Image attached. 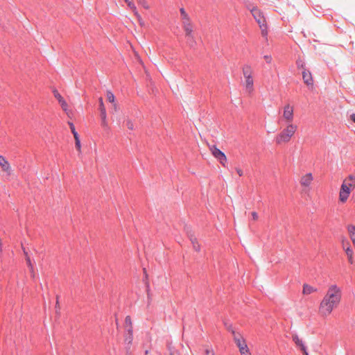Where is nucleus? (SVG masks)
<instances>
[{
  "mask_svg": "<svg viewBox=\"0 0 355 355\" xmlns=\"http://www.w3.org/2000/svg\"><path fill=\"white\" fill-rule=\"evenodd\" d=\"M252 216L254 220H257L258 218V214L254 211L252 213Z\"/></svg>",
  "mask_w": 355,
  "mask_h": 355,
  "instance_id": "36",
  "label": "nucleus"
},
{
  "mask_svg": "<svg viewBox=\"0 0 355 355\" xmlns=\"http://www.w3.org/2000/svg\"><path fill=\"white\" fill-rule=\"evenodd\" d=\"M313 180V176L311 173H307L304 176H303L301 179L300 183L302 185L308 187L311 183Z\"/></svg>",
  "mask_w": 355,
  "mask_h": 355,
  "instance_id": "10",
  "label": "nucleus"
},
{
  "mask_svg": "<svg viewBox=\"0 0 355 355\" xmlns=\"http://www.w3.org/2000/svg\"><path fill=\"white\" fill-rule=\"evenodd\" d=\"M236 170L239 176L243 175V171L241 168H236Z\"/></svg>",
  "mask_w": 355,
  "mask_h": 355,
  "instance_id": "37",
  "label": "nucleus"
},
{
  "mask_svg": "<svg viewBox=\"0 0 355 355\" xmlns=\"http://www.w3.org/2000/svg\"><path fill=\"white\" fill-rule=\"evenodd\" d=\"M128 331V333H129V334H132V329H131V328H130V329H129Z\"/></svg>",
  "mask_w": 355,
  "mask_h": 355,
  "instance_id": "41",
  "label": "nucleus"
},
{
  "mask_svg": "<svg viewBox=\"0 0 355 355\" xmlns=\"http://www.w3.org/2000/svg\"><path fill=\"white\" fill-rule=\"evenodd\" d=\"M138 3L141 5L144 8L148 9L149 8L146 0H137Z\"/></svg>",
  "mask_w": 355,
  "mask_h": 355,
  "instance_id": "28",
  "label": "nucleus"
},
{
  "mask_svg": "<svg viewBox=\"0 0 355 355\" xmlns=\"http://www.w3.org/2000/svg\"><path fill=\"white\" fill-rule=\"evenodd\" d=\"M99 110L101 112V118H105L106 117V110L105 107L103 104V98H99Z\"/></svg>",
  "mask_w": 355,
  "mask_h": 355,
  "instance_id": "18",
  "label": "nucleus"
},
{
  "mask_svg": "<svg viewBox=\"0 0 355 355\" xmlns=\"http://www.w3.org/2000/svg\"><path fill=\"white\" fill-rule=\"evenodd\" d=\"M351 192V189L347 187V182L343 181L339 193V200L342 202H345L348 199Z\"/></svg>",
  "mask_w": 355,
  "mask_h": 355,
  "instance_id": "4",
  "label": "nucleus"
},
{
  "mask_svg": "<svg viewBox=\"0 0 355 355\" xmlns=\"http://www.w3.org/2000/svg\"><path fill=\"white\" fill-rule=\"evenodd\" d=\"M341 290L337 285L329 286L328 291L320 302L319 311L322 316L331 314L334 309L336 308L341 300Z\"/></svg>",
  "mask_w": 355,
  "mask_h": 355,
  "instance_id": "1",
  "label": "nucleus"
},
{
  "mask_svg": "<svg viewBox=\"0 0 355 355\" xmlns=\"http://www.w3.org/2000/svg\"><path fill=\"white\" fill-rule=\"evenodd\" d=\"M249 9L254 19L257 22L261 28L262 36L266 37L268 35V30L266 23V19L263 15V12L257 7H252V8Z\"/></svg>",
  "mask_w": 355,
  "mask_h": 355,
  "instance_id": "2",
  "label": "nucleus"
},
{
  "mask_svg": "<svg viewBox=\"0 0 355 355\" xmlns=\"http://www.w3.org/2000/svg\"><path fill=\"white\" fill-rule=\"evenodd\" d=\"M317 291V288L309 285V284H304V286H303V294L304 295H309L313 292H315Z\"/></svg>",
  "mask_w": 355,
  "mask_h": 355,
  "instance_id": "14",
  "label": "nucleus"
},
{
  "mask_svg": "<svg viewBox=\"0 0 355 355\" xmlns=\"http://www.w3.org/2000/svg\"><path fill=\"white\" fill-rule=\"evenodd\" d=\"M302 73L304 83L307 85H312L313 83V80L310 71L309 69H306L302 71Z\"/></svg>",
  "mask_w": 355,
  "mask_h": 355,
  "instance_id": "7",
  "label": "nucleus"
},
{
  "mask_svg": "<svg viewBox=\"0 0 355 355\" xmlns=\"http://www.w3.org/2000/svg\"><path fill=\"white\" fill-rule=\"evenodd\" d=\"M182 26L184 28V31H185L186 36H189V37H192V33H193V25L191 21L183 23Z\"/></svg>",
  "mask_w": 355,
  "mask_h": 355,
  "instance_id": "9",
  "label": "nucleus"
},
{
  "mask_svg": "<svg viewBox=\"0 0 355 355\" xmlns=\"http://www.w3.org/2000/svg\"><path fill=\"white\" fill-rule=\"evenodd\" d=\"M345 252L347 257L353 255V250L350 247H348L347 249H345Z\"/></svg>",
  "mask_w": 355,
  "mask_h": 355,
  "instance_id": "31",
  "label": "nucleus"
},
{
  "mask_svg": "<svg viewBox=\"0 0 355 355\" xmlns=\"http://www.w3.org/2000/svg\"><path fill=\"white\" fill-rule=\"evenodd\" d=\"M231 331L234 336V340L235 343L236 344L237 347L239 348H240L241 346H243V340H244L241 337L239 338L238 336V334L235 332L234 330L232 329Z\"/></svg>",
  "mask_w": 355,
  "mask_h": 355,
  "instance_id": "16",
  "label": "nucleus"
},
{
  "mask_svg": "<svg viewBox=\"0 0 355 355\" xmlns=\"http://www.w3.org/2000/svg\"><path fill=\"white\" fill-rule=\"evenodd\" d=\"M24 252L26 255V260L28 267L30 268L31 270H33V265L31 263V259H30L29 256L28 255V253L26 252V250L24 249Z\"/></svg>",
  "mask_w": 355,
  "mask_h": 355,
  "instance_id": "27",
  "label": "nucleus"
},
{
  "mask_svg": "<svg viewBox=\"0 0 355 355\" xmlns=\"http://www.w3.org/2000/svg\"><path fill=\"white\" fill-rule=\"evenodd\" d=\"M75 145H76V148L80 150V139L79 137H76L75 138Z\"/></svg>",
  "mask_w": 355,
  "mask_h": 355,
  "instance_id": "30",
  "label": "nucleus"
},
{
  "mask_svg": "<svg viewBox=\"0 0 355 355\" xmlns=\"http://www.w3.org/2000/svg\"><path fill=\"white\" fill-rule=\"evenodd\" d=\"M180 12L181 18L182 20V24L191 21L190 17H189V15L186 12L184 8H181L180 9Z\"/></svg>",
  "mask_w": 355,
  "mask_h": 355,
  "instance_id": "17",
  "label": "nucleus"
},
{
  "mask_svg": "<svg viewBox=\"0 0 355 355\" xmlns=\"http://www.w3.org/2000/svg\"><path fill=\"white\" fill-rule=\"evenodd\" d=\"M205 354L206 355H214V352L212 350H210L209 349H205Z\"/></svg>",
  "mask_w": 355,
  "mask_h": 355,
  "instance_id": "35",
  "label": "nucleus"
},
{
  "mask_svg": "<svg viewBox=\"0 0 355 355\" xmlns=\"http://www.w3.org/2000/svg\"><path fill=\"white\" fill-rule=\"evenodd\" d=\"M284 118L288 121L291 122L293 119V108L290 105H286L284 108Z\"/></svg>",
  "mask_w": 355,
  "mask_h": 355,
  "instance_id": "6",
  "label": "nucleus"
},
{
  "mask_svg": "<svg viewBox=\"0 0 355 355\" xmlns=\"http://www.w3.org/2000/svg\"><path fill=\"white\" fill-rule=\"evenodd\" d=\"M293 341L295 343V344L300 347V349L302 351L303 349H306V346L304 345L303 341L299 338L297 334H294L292 336Z\"/></svg>",
  "mask_w": 355,
  "mask_h": 355,
  "instance_id": "12",
  "label": "nucleus"
},
{
  "mask_svg": "<svg viewBox=\"0 0 355 355\" xmlns=\"http://www.w3.org/2000/svg\"><path fill=\"white\" fill-rule=\"evenodd\" d=\"M58 305V300L57 299V301H56V306Z\"/></svg>",
  "mask_w": 355,
  "mask_h": 355,
  "instance_id": "42",
  "label": "nucleus"
},
{
  "mask_svg": "<svg viewBox=\"0 0 355 355\" xmlns=\"http://www.w3.org/2000/svg\"><path fill=\"white\" fill-rule=\"evenodd\" d=\"M344 181L347 182V185L348 187H349L351 189L355 188V175L350 174L348 175L347 178H346Z\"/></svg>",
  "mask_w": 355,
  "mask_h": 355,
  "instance_id": "11",
  "label": "nucleus"
},
{
  "mask_svg": "<svg viewBox=\"0 0 355 355\" xmlns=\"http://www.w3.org/2000/svg\"><path fill=\"white\" fill-rule=\"evenodd\" d=\"M190 240L193 244V248L196 251H200V245L198 244L196 238H190Z\"/></svg>",
  "mask_w": 355,
  "mask_h": 355,
  "instance_id": "22",
  "label": "nucleus"
},
{
  "mask_svg": "<svg viewBox=\"0 0 355 355\" xmlns=\"http://www.w3.org/2000/svg\"><path fill=\"white\" fill-rule=\"evenodd\" d=\"M69 125L70 126V129L71 130L72 134L73 135L74 139L76 137H79L78 132L76 131L74 125L73 123H69Z\"/></svg>",
  "mask_w": 355,
  "mask_h": 355,
  "instance_id": "26",
  "label": "nucleus"
},
{
  "mask_svg": "<svg viewBox=\"0 0 355 355\" xmlns=\"http://www.w3.org/2000/svg\"><path fill=\"white\" fill-rule=\"evenodd\" d=\"M302 352H303L304 355H309L306 348L303 349Z\"/></svg>",
  "mask_w": 355,
  "mask_h": 355,
  "instance_id": "40",
  "label": "nucleus"
},
{
  "mask_svg": "<svg viewBox=\"0 0 355 355\" xmlns=\"http://www.w3.org/2000/svg\"><path fill=\"white\" fill-rule=\"evenodd\" d=\"M107 99L110 103H113L114 101L115 96H114V94L112 92L107 91Z\"/></svg>",
  "mask_w": 355,
  "mask_h": 355,
  "instance_id": "25",
  "label": "nucleus"
},
{
  "mask_svg": "<svg viewBox=\"0 0 355 355\" xmlns=\"http://www.w3.org/2000/svg\"><path fill=\"white\" fill-rule=\"evenodd\" d=\"M297 130V126L293 124H289L284 128L275 138L277 144L286 143L290 141L292 136Z\"/></svg>",
  "mask_w": 355,
  "mask_h": 355,
  "instance_id": "3",
  "label": "nucleus"
},
{
  "mask_svg": "<svg viewBox=\"0 0 355 355\" xmlns=\"http://www.w3.org/2000/svg\"><path fill=\"white\" fill-rule=\"evenodd\" d=\"M348 257V261L350 263H353V255H351L350 257Z\"/></svg>",
  "mask_w": 355,
  "mask_h": 355,
  "instance_id": "38",
  "label": "nucleus"
},
{
  "mask_svg": "<svg viewBox=\"0 0 355 355\" xmlns=\"http://www.w3.org/2000/svg\"><path fill=\"white\" fill-rule=\"evenodd\" d=\"M264 59L267 63H270L272 61V58L270 55H264Z\"/></svg>",
  "mask_w": 355,
  "mask_h": 355,
  "instance_id": "33",
  "label": "nucleus"
},
{
  "mask_svg": "<svg viewBox=\"0 0 355 355\" xmlns=\"http://www.w3.org/2000/svg\"><path fill=\"white\" fill-rule=\"evenodd\" d=\"M211 151L213 155L220 162L223 166H225V162L227 160V157L225 153L215 146L211 149Z\"/></svg>",
  "mask_w": 355,
  "mask_h": 355,
  "instance_id": "5",
  "label": "nucleus"
},
{
  "mask_svg": "<svg viewBox=\"0 0 355 355\" xmlns=\"http://www.w3.org/2000/svg\"><path fill=\"white\" fill-rule=\"evenodd\" d=\"M101 125L103 126V127H106L107 126V121H106V117L105 118H101Z\"/></svg>",
  "mask_w": 355,
  "mask_h": 355,
  "instance_id": "34",
  "label": "nucleus"
},
{
  "mask_svg": "<svg viewBox=\"0 0 355 355\" xmlns=\"http://www.w3.org/2000/svg\"><path fill=\"white\" fill-rule=\"evenodd\" d=\"M296 66L298 69H302V71H304L307 69L306 68V64L304 60L301 59L300 57L296 60Z\"/></svg>",
  "mask_w": 355,
  "mask_h": 355,
  "instance_id": "20",
  "label": "nucleus"
},
{
  "mask_svg": "<svg viewBox=\"0 0 355 355\" xmlns=\"http://www.w3.org/2000/svg\"><path fill=\"white\" fill-rule=\"evenodd\" d=\"M125 322L126 325H129V326L132 325V321H131L130 316L128 315V316L125 317Z\"/></svg>",
  "mask_w": 355,
  "mask_h": 355,
  "instance_id": "32",
  "label": "nucleus"
},
{
  "mask_svg": "<svg viewBox=\"0 0 355 355\" xmlns=\"http://www.w3.org/2000/svg\"><path fill=\"white\" fill-rule=\"evenodd\" d=\"M245 87L249 92L253 89V78L252 76L245 77Z\"/></svg>",
  "mask_w": 355,
  "mask_h": 355,
  "instance_id": "13",
  "label": "nucleus"
},
{
  "mask_svg": "<svg viewBox=\"0 0 355 355\" xmlns=\"http://www.w3.org/2000/svg\"><path fill=\"white\" fill-rule=\"evenodd\" d=\"M350 119H352V121H354L355 123V114H352L350 116Z\"/></svg>",
  "mask_w": 355,
  "mask_h": 355,
  "instance_id": "39",
  "label": "nucleus"
},
{
  "mask_svg": "<svg viewBox=\"0 0 355 355\" xmlns=\"http://www.w3.org/2000/svg\"><path fill=\"white\" fill-rule=\"evenodd\" d=\"M124 1L127 3L128 8L130 10H132L136 15H138L137 8H136L135 3L130 0H124Z\"/></svg>",
  "mask_w": 355,
  "mask_h": 355,
  "instance_id": "21",
  "label": "nucleus"
},
{
  "mask_svg": "<svg viewBox=\"0 0 355 355\" xmlns=\"http://www.w3.org/2000/svg\"><path fill=\"white\" fill-rule=\"evenodd\" d=\"M239 351L242 355H244L245 353L248 352V346L245 340H243V346H241V347L239 348Z\"/></svg>",
  "mask_w": 355,
  "mask_h": 355,
  "instance_id": "23",
  "label": "nucleus"
},
{
  "mask_svg": "<svg viewBox=\"0 0 355 355\" xmlns=\"http://www.w3.org/2000/svg\"><path fill=\"white\" fill-rule=\"evenodd\" d=\"M243 74L244 78L247 76H252V70L250 65L245 64L243 67Z\"/></svg>",
  "mask_w": 355,
  "mask_h": 355,
  "instance_id": "19",
  "label": "nucleus"
},
{
  "mask_svg": "<svg viewBox=\"0 0 355 355\" xmlns=\"http://www.w3.org/2000/svg\"><path fill=\"white\" fill-rule=\"evenodd\" d=\"M186 37L189 45L192 48L194 47V46L196 45V41L194 40L193 34L192 33V37H189V36H186Z\"/></svg>",
  "mask_w": 355,
  "mask_h": 355,
  "instance_id": "24",
  "label": "nucleus"
},
{
  "mask_svg": "<svg viewBox=\"0 0 355 355\" xmlns=\"http://www.w3.org/2000/svg\"><path fill=\"white\" fill-rule=\"evenodd\" d=\"M126 126L129 130H133L134 129V125L133 123L130 120H127L126 121Z\"/></svg>",
  "mask_w": 355,
  "mask_h": 355,
  "instance_id": "29",
  "label": "nucleus"
},
{
  "mask_svg": "<svg viewBox=\"0 0 355 355\" xmlns=\"http://www.w3.org/2000/svg\"><path fill=\"white\" fill-rule=\"evenodd\" d=\"M0 166H1L3 171H8L10 168V165L6 158L0 155Z\"/></svg>",
  "mask_w": 355,
  "mask_h": 355,
  "instance_id": "15",
  "label": "nucleus"
},
{
  "mask_svg": "<svg viewBox=\"0 0 355 355\" xmlns=\"http://www.w3.org/2000/svg\"><path fill=\"white\" fill-rule=\"evenodd\" d=\"M54 96L55 98L58 101L59 103L60 104L61 107L63 110L67 111V103L64 100V98L62 97V96L58 93L57 90L53 91Z\"/></svg>",
  "mask_w": 355,
  "mask_h": 355,
  "instance_id": "8",
  "label": "nucleus"
}]
</instances>
